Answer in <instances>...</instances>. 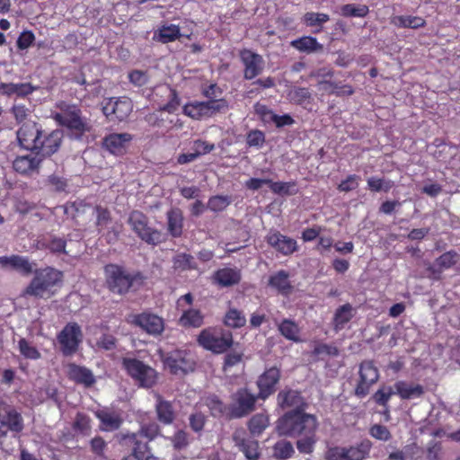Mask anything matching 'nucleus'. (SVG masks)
I'll list each match as a JSON object with an SVG mask.
<instances>
[{
	"instance_id": "48",
	"label": "nucleus",
	"mask_w": 460,
	"mask_h": 460,
	"mask_svg": "<svg viewBox=\"0 0 460 460\" xmlns=\"http://www.w3.org/2000/svg\"><path fill=\"white\" fill-rule=\"evenodd\" d=\"M159 431V425L155 421H151L141 423L140 429L137 433L147 441H152L158 436Z\"/></svg>"
},
{
	"instance_id": "7",
	"label": "nucleus",
	"mask_w": 460,
	"mask_h": 460,
	"mask_svg": "<svg viewBox=\"0 0 460 460\" xmlns=\"http://www.w3.org/2000/svg\"><path fill=\"white\" fill-rule=\"evenodd\" d=\"M199 344L214 353H223L233 344L232 333L222 329L208 328L198 337Z\"/></svg>"
},
{
	"instance_id": "41",
	"label": "nucleus",
	"mask_w": 460,
	"mask_h": 460,
	"mask_svg": "<svg viewBox=\"0 0 460 460\" xmlns=\"http://www.w3.org/2000/svg\"><path fill=\"white\" fill-rule=\"evenodd\" d=\"M224 323L231 328H241L245 325L246 318L242 311L230 308L225 315Z\"/></svg>"
},
{
	"instance_id": "34",
	"label": "nucleus",
	"mask_w": 460,
	"mask_h": 460,
	"mask_svg": "<svg viewBox=\"0 0 460 460\" xmlns=\"http://www.w3.org/2000/svg\"><path fill=\"white\" fill-rule=\"evenodd\" d=\"M234 440L235 444L239 447L241 451L243 452L245 457L248 460H257L260 452H259V444L256 440L252 439H245L241 438L240 433L236 432L234 435Z\"/></svg>"
},
{
	"instance_id": "56",
	"label": "nucleus",
	"mask_w": 460,
	"mask_h": 460,
	"mask_svg": "<svg viewBox=\"0 0 460 460\" xmlns=\"http://www.w3.org/2000/svg\"><path fill=\"white\" fill-rule=\"evenodd\" d=\"M369 434L371 437L377 440L388 441L391 439L392 435L389 429L381 424H375L369 429Z\"/></svg>"
},
{
	"instance_id": "55",
	"label": "nucleus",
	"mask_w": 460,
	"mask_h": 460,
	"mask_svg": "<svg viewBox=\"0 0 460 460\" xmlns=\"http://www.w3.org/2000/svg\"><path fill=\"white\" fill-rule=\"evenodd\" d=\"M319 84L323 86V89L329 91L332 93H336L338 95H350L353 93V89L349 85L338 86L329 81H320Z\"/></svg>"
},
{
	"instance_id": "13",
	"label": "nucleus",
	"mask_w": 460,
	"mask_h": 460,
	"mask_svg": "<svg viewBox=\"0 0 460 460\" xmlns=\"http://www.w3.org/2000/svg\"><path fill=\"white\" fill-rule=\"evenodd\" d=\"M165 367L174 375L185 374L193 369L194 362L191 355L186 350H174L164 356Z\"/></svg>"
},
{
	"instance_id": "47",
	"label": "nucleus",
	"mask_w": 460,
	"mask_h": 460,
	"mask_svg": "<svg viewBox=\"0 0 460 460\" xmlns=\"http://www.w3.org/2000/svg\"><path fill=\"white\" fill-rule=\"evenodd\" d=\"M270 190L278 195H292L296 191V183L294 181H272L270 180Z\"/></svg>"
},
{
	"instance_id": "3",
	"label": "nucleus",
	"mask_w": 460,
	"mask_h": 460,
	"mask_svg": "<svg viewBox=\"0 0 460 460\" xmlns=\"http://www.w3.org/2000/svg\"><path fill=\"white\" fill-rule=\"evenodd\" d=\"M109 288L117 294H125L129 290L138 289L144 283L140 274H130L123 268L110 264L104 269Z\"/></svg>"
},
{
	"instance_id": "22",
	"label": "nucleus",
	"mask_w": 460,
	"mask_h": 460,
	"mask_svg": "<svg viewBox=\"0 0 460 460\" xmlns=\"http://www.w3.org/2000/svg\"><path fill=\"white\" fill-rule=\"evenodd\" d=\"M280 377L279 369L270 367L267 369L258 379L259 396L262 399L267 398L275 391V385Z\"/></svg>"
},
{
	"instance_id": "36",
	"label": "nucleus",
	"mask_w": 460,
	"mask_h": 460,
	"mask_svg": "<svg viewBox=\"0 0 460 460\" xmlns=\"http://www.w3.org/2000/svg\"><path fill=\"white\" fill-rule=\"evenodd\" d=\"M290 45L300 52L307 54L322 51L323 46L314 37L304 36L294 40Z\"/></svg>"
},
{
	"instance_id": "6",
	"label": "nucleus",
	"mask_w": 460,
	"mask_h": 460,
	"mask_svg": "<svg viewBox=\"0 0 460 460\" xmlns=\"http://www.w3.org/2000/svg\"><path fill=\"white\" fill-rule=\"evenodd\" d=\"M122 366L139 386L150 388L156 384L157 372L139 359L125 357L122 358Z\"/></svg>"
},
{
	"instance_id": "60",
	"label": "nucleus",
	"mask_w": 460,
	"mask_h": 460,
	"mask_svg": "<svg viewBox=\"0 0 460 460\" xmlns=\"http://www.w3.org/2000/svg\"><path fill=\"white\" fill-rule=\"evenodd\" d=\"M427 459L428 460H442L443 448L440 443L432 441L427 447Z\"/></svg>"
},
{
	"instance_id": "59",
	"label": "nucleus",
	"mask_w": 460,
	"mask_h": 460,
	"mask_svg": "<svg viewBox=\"0 0 460 460\" xmlns=\"http://www.w3.org/2000/svg\"><path fill=\"white\" fill-rule=\"evenodd\" d=\"M206 404L214 416L221 415L224 412V403L215 395L208 396L206 399Z\"/></svg>"
},
{
	"instance_id": "50",
	"label": "nucleus",
	"mask_w": 460,
	"mask_h": 460,
	"mask_svg": "<svg viewBox=\"0 0 460 460\" xmlns=\"http://www.w3.org/2000/svg\"><path fill=\"white\" fill-rule=\"evenodd\" d=\"M231 203V199L228 196L217 195L211 197L208 201V208L214 211L219 212L226 208Z\"/></svg>"
},
{
	"instance_id": "29",
	"label": "nucleus",
	"mask_w": 460,
	"mask_h": 460,
	"mask_svg": "<svg viewBox=\"0 0 460 460\" xmlns=\"http://www.w3.org/2000/svg\"><path fill=\"white\" fill-rule=\"evenodd\" d=\"M67 374L70 379L85 386H90L95 382L94 376L90 369L75 364L67 366Z\"/></svg>"
},
{
	"instance_id": "32",
	"label": "nucleus",
	"mask_w": 460,
	"mask_h": 460,
	"mask_svg": "<svg viewBox=\"0 0 460 460\" xmlns=\"http://www.w3.org/2000/svg\"><path fill=\"white\" fill-rule=\"evenodd\" d=\"M155 411L157 419L164 425H170L175 419V412L172 403L156 394Z\"/></svg>"
},
{
	"instance_id": "54",
	"label": "nucleus",
	"mask_w": 460,
	"mask_h": 460,
	"mask_svg": "<svg viewBox=\"0 0 460 460\" xmlns=\"http://www.w3.org/2000/svg\"><path fill=\"white\" fill-rule=\"evenodd\" d=\"M396 394V390L392 386H382L373 395L375 402L382 406H386L392 395Z\"/></svg>"
},
{
	"instance_id": "49",
	"label": "nucleus",
	"mask_w": 460,
	"mask_h": 460,
	"mask_svg": "<svg viewBox=\"0 0 460 460\" xmlns=\"http://www.w3.org/2000/svg\"><path fill=\"white\" fill-rule=\"evenodd\" d=\"M459 259V254L454 251H449L443 253L436 260V266L439 270H447L454 266Z\"/></svg>"
},
{
	"instance_id": "8",
	"label": "nucleus",
	"mask_w": 460,
	"mask_h": 460,
	"mask_svg": "<svg viewBox=\"0 0 460 460\" xmlns=\"http://www.w3.org/2000/svg\"><path fill=\"white\" fill-rule=\"evenodd\" d=\"M227 110L228 102L225 99L191 102L183 106V113L197 120L211 118Z\"/></svg>"
},
{
	"instance_id": "39",
	"label": "nucleus",
	"mask_w": 460,
	"mask_h": 460,
	"mask_svg": "<svg viewBox=\"0 0 460 460\" xmlns=\"http://www.w3.org/2000/svg\"><path fill=\"white\" fill-rule=\"evenodd\" d=\"M168 230L174 237H178L182 232L183 217L180 209H171L167 213Z\"/></svg>"
},
{
	"instance_id": "12",
	"label": "nucleus",
	"mask_w": 460,
	"mask_h": 460,
	"mask_svg": "<svg viewBox=\"0 0 460 460\" xmlns=\"http://www.w3.org/2000/svg\"><path fill=\"white\" fill-rule=\"evenodd\" d=\"M83 339L80 326L75 323L66 324L58 336L64 355L74 354Z\"/></svg>"
},
{
	"instance_id": "14",
	"label": "nucleus",
	"mask_w": 460,
	"mask_h": 460,
	"mask_svg": "<svg viewBox=\"0 0 460 460\" xmlns=\"http://www.w3.org/2000/svg\"><path fill=\"white\" fill-rule=\"evenodd\" d=\"M128 323L154 336L161 334L164 330V320L151 313L130 314L128 316Z\"/></svg>"
},
{
	"instance_id": "28",
	"label": "nucleus",
	"mask_w": 460,
	"mask_h": 460,
	"mask_svg": "<svg viewBox=\"0 0 460 460\" xmlns=\"http://www.w3.org/2000/svg\"><path fill=\"white\" fill-rule=\"evenodd\" d=\"M95 415L101 421V429L104 431L118 429L122 423V419L119 413L107 409L96 411Z\"/></svg>"
},
{
	"instance_id": "26",
	"label": "nucleus",
	"mask_w": 460,
	"mask_h": 460,
	"mask_svg": "<svg viewBox=\"0 0 460 460\" xmlns=\"http://www.w3.org/2000/svg\"><path fill=\"white\" fill-rule=\"evenodd\" d=\"M278 402L281 408H295L294 411L304 409L305 401L300 393L295 390H283L278 394Z\"/></svg>"
},
{
	"instance_id": "18",
	"label": "nucleus",
	"mask_w": 460,
	"mask_h": 460,
	"mask_svg": "<svg viewBox=\"0 0 460 460\" xmlns=\"http://www.w3.org/2000/svg\"><path fill=\"white\" fill-rule=\"evenodd\" d=\"M62 139L63 132L60 130H53L49 134L42 132L34 151L38 156H50L59 149Z\"/></svg>"
},
{
	"instance_id": "15",
	"label": "nucleus",
	"mask_w": 460,
	"mask_h": 460,
	"mask_svg": "<svg viewBox=\"0 0 460 460\" xmlns=\"http://www.w3.org/2000/svg\"><path fill=\"white\" fill-rule=\"evenodd\" d=\"M379 378V372L373 361H363L359 366V382L355 389L358 397H365L369 393V388Z\"/></svg>"
},
{
	"instance_id": "63",
	"label": "nucleus",
	"mask_w": 460,
	"mask_h": 460,
	"mask_svg": "<svg viewBox=\"0 0 460 460\" xmlns=\"http://www.w3.org/2000/svg\"><path fill=\"white\" fill-rule=\"evenodd\" d=\"M74 429L83 434L88 433L90 430V419L83 413H78L74 422Z\"/></svg>"
},
{
	"instance_id": "42",
	"label": "nucleus",
	"mask_w": 460,
	"mask_h": 460,
	"mask_svg": "<svg viewBox=\"0 0 460 460\" xmlns=\"http://www.w3.org/2000/svg\"><path fill=\"white\" fill-rule=\"evenodd\" d=\"M295 453L293 445L287 440L278 441L273 447V456L279 460H287Z\"/></svg>"
},
{
	"instance_id": "35",
	"label": "nucleus",
	"mask_w": 460,
	"mask_h": 460,
	"mask_svg": "<svg viewBox=\"0 0 460 460\" xmlns=\"http://www.w3.org/2000/svg\"><path fill=\"white\" fill-rule=\"evenodd\" d=\"M288 278L289 275L287 271L279 270L270 277L269 286L282 295H288L292 291V286Z\"/></svg>"
},
{
	"instance_id": "62",
	"label": "nucleus",
	"mask_w": 460,
	"mask_h": 460,
	"mask_svg": "<svg viewBox=\"0 0 460 460\" xmlns=\"http://www.w3.org/2000/svg\"><path fill=\"white\" fill-rule=\"evenodd\" d=\"M215 146L213 144H208L202 140H196L193 142L191 150L195 154L197 157H199L201 155H206L210 153L212 150H214Z\"/></svg>"
},
{
	"instance_id": "33",
	"label": "nucleus",
	"mask_w": 460,
	"mask_h": 460,
	"mask_svg": "<svg viewBox=\"0 0 460 460\" xmlns=\"http://www.w3.org/2000/svg\"><path fill=\"white\" fill-rule=\"evenodd\" d=\"M214 279L221 287H231L239 283L241 273L237 269L223 268L215 273Z\"/></svg>"
},
{
	"instance_id": "9",
	"label": "nucleus",
	"mask_w": 460,
	"mask_h": 460,
	"mask_svg": "<svg viewBox=\"0 0 460 460\" xmlns=\"http://www.w3.org/2000/svg\"><path fill=\"white\" fill-rule=\"evenodd\" d=\"M24 429V420L18 410L1 401L0 402V440L11 432L13 437L18 436Z\"/></svg>"
},
{
	"instance_id": "17",
	"label": "nucleus",
	"mask_w": 460,
	"mask_h": 460,
	"mask_svg": "<svg viewBox=\"0 0 460 460\" xmlns=\"http://www.w3.org/2000/svg\"><path fill=\"white\" fill-rule=\"evenodd\" d=\"M232 415L241 418L254 410L256 397L246 389H239L233 394Z\"/></svg>"
},
{
	"instance_id": "44",
	"label": "nucleus",
	"mask_w": 460,
	"mask_h": 460,
	"mask_svg": "<svg viewBox=\"0 0 460 460\" xmlns=\"http://www.w3.org/2000/svg\"><path fill=\"white\" fill-rule=\"evenodd\" d=\"M330 20V16L327 13H314L308 12L305 13L303 16V22L309 27L318 26L319 30L316 31H320L323 23L327 22Z\"/></svg>"
},
{
	"instance_id": "27",
	"label": "nucleus",
	"mask_w": 460,
	"mask_h": 460,
	"mask_svg": "<svg viewBox=\"0 0 460 460\" xmlns=\"http://www.w3.org/2000/svg\"><path fill=\"white\" fill-rule=\"evenodd\" d=\"M394 389L396 390V394L403 400L420 398L424 393L422 385L406 381L396 382L394 384Z\"/></svg>"
},
{
	"instance_id": "19",
	"label": "nucleus",
	"mask_w": 460,
	"mask_h": 460,
	"mask_svg": "<svg viewBox=\"0 0 460 460\" xmlns=\"http://www.w3.org/2000/svg\"><path fill=\"white\" fill-rule=\"evenodd\" d=\"M41 133L36 123L25 122L17 131V139L22 147L34 151Z\"/></svg>"
},
{
	"instance_id": "46",
	"label": "nucleus",
	"mask_w": 460,
	"mask_h": 460,
	"mask_svg": "<svg viewBox=\"0 0 460 460\" xmlns=\"http://www.w3.org/2000/svg\"><path fill=\"white\" fill-rule=\"evenodd\" d=\"M351 317L352 306L350 305L347 304L339 307L334 316L335 329H342L343 326L351 319Z\"/></svg>"
},
{
	"instance_id": "4",
	"label": "nucleus",
	"mask_w": 460,
	"mask_h": 460,
	"mask_svg": "<svg viewBox=\"0 0 460 460\" xmlns=\"http://www.w3.org/2000/svg\"><path fill=\"white\" fill-rule=\"evenodd\" d=\"M62 280V272L53 268L35 271V276L24 291V295L48 298L54 294L53 288Z\"/></svg>"
},
{
	"instance_id": "53",
	"label": "nucleus",
	"mask_w": 460,
	"mask_h": 460,
	"mask_svg": "<svg viewBox=\"0 0 460 460\" xmlns=\"http://www.w3.org/2000/svg\"><path fill=\"white\" fill-rule=\"evenodd\" d=\"M368 13L367 5H356L352 4H345L341 7V14L343 16L365 17Z\"/></svg>"
},
{
	"instance_id": "21",
	"label": "nucleus",
	"mask_w": 460,
	"mask_h": 460,
	"mask_svg": "<svg viewBox=\"0 0 460 460\" xmlns=\"http://www.w3.org/2000/svg\"><path fill=\"white\" fill-rule=\"evenodd\" d=\"M266 241L283 255H289L297 249V243L295 239L283 235L277 231L270 232L266 236Z\"/></svg>"
},
{
	"instance_id": "2",
	"label": "nucleus",
	"mask_w": 460,
	"mask_h": 460,
	"mask_svg": "<svg viewBox=\"0 0 460 460\" xmlns=\"http://www.w3.org/2000/svg\"><path fill=\"white\" fill-rule=\"evenodd\" d=\"M57 107L59 111L53 115L54 119L66 127L75 137L79 138L91 130L90 120L82 116L81 110L76 105L61 102Z\"/></svg>"
},
{
	"instance_id": "57",
	"label": "nucleus",
	"mask_w": 460,
	"mask_h": 460,
	"mask_svg": "<svg viewBox=\"0 0 460 460\" xmlns=\"http://www.w3.org/2000/svg\"><path fill=\"white\" fill-rule=\"evenodd\" d=\"M265 142V135L262 131L254 129L247 134L246 143L250 147L261 148Z\"/></svg>"
},
{
	"instance_id": "30",
	"label": "nucleus",
	"mask_w": 460,
	"mask_h": 460,
	"mask_svg": "<svg viewBox=\"0 0 460 460\" xmlns=\"http://www.w3.org/2000/svg\"><path fill=\"white\" fill-rule=\"evenodd\" d=\"M39 250H49L52 253H66V241L53 235H43L37 240Z\"/></svg>"
},
{
	"instance_id": "25",
	"label": "nucleus",
	"mask_w": 460,
	"mask_h": 460,
	"mask_svg": "<svg viewBox=\"0 0 460 460\" xmlns=\"http://www.w3.org/2000/svg\"><path fill=\"white\" fill-rule=\"evenodd\" d=\"M123 439L131 447L132 453L139 459L148 460L151 456L148 443L146 439L143 438L137 433H128L123 436Z\"/></svg>"
},
{
	"instance_id": "43",
	"label": "nucleus",
	"mask_w": 460,
	"mask_h": 460,
	"mask_svg": "<svg viewBox=\"0 0 460 460\" xmlns=\"http://www.w3.org/2000/svg\"><path fill=\"white\" fill-rule=\"evenodd\" d=\"M268 426L269 418L262 413L254 415L249 421V429L253 436L261 435Z\"/></svg>"
},
{
	"instance_id": "58",
	"label": "nucleus",
	"mask_w": 460,
	"mask_h": 460,
	"mask_svg": "<svg viewBox=\"0 0 460 460\" xmlns=\"http://www.w3.org/2000/svg\"><path fill=\"white\" fill-rule=\"evenodd\" d=\"M193 258L186 253H179L173 258V268L175 270H186L191 268Z\"/></svg>"
},
{
	"instance_id": "51",
	"label": "nucleus",
	"mask_w": 460,
	"mask_h": 460,
	"mask_svg": "<svg viewBox=\"0 0 460 460\" xmlns=\"http://www.w3.org/2000/svg\"><path fill=\"white\" fill-rule=\"evenodd\" d=\"M393 186L394 182L390 180L376 177H370L367 179V187L372 191H388Z\"/></svg>"
},
{
	"instance_id": "23",
	"label": "nucleus",
	"mask_w": 460,
	"mask_h": 460,
	"mask_svg": "<svg viewBox=\"0 0 460 460\" xmlns=\"http://www.w3.org/2000/svg\"><path fill=\"white\" fill-rule=\"evenodd\" d=\"M132 140L129 133H112L103 139L104 147L111 154L121 155Z\"/></svg>"
},
{
	"instance_id": "61",
	"label": "nucleus",
	"mask_w": 460,
	"mask_h": 460,
	"mask_svg": "<svg viewBox=\"0 0 460 460\" xmlns=\"http://www.w3.org/2000/svg\"><path fill=\"white\" fill-rule=\"evenodd\" d=\"M47 182L48 185L56 191H63L67 186L66 180L58 174L49 175L48 177Z\"/></svg>"
},
{
	"instance_id": "11",
	"label": "nucleus",
	"mask_w": 460,
	"mask_h": 460,
	"mask_svg": "<svg viewBox=\"0 0 460 460\" xmlns=\"http://www.w3.org/2000/svg\"><path fill=\"white\" fill-rule=\"evenodd\" d=\"M128 223L133 231L145 242L150 244H157L162 241V234L152 229L146 225V217L138 211H133L128 218Z\"/></svg>"
},
{
	"instance_id": "52",
	"label": "nucleus",
	"mask_w": 460,
	"mask_h": 460,
	"mask_svg": "<svg viewBox=\"0 0 460 460\" xmlns=\"http://www.w3.org/2000/svg\"><path fill=\"white\" fill-rule=\"evenodd\" d=\"M20 353L29 359H39L40 358V351L32 346L25 339H21L18 342Z\"/></svg>"
},
{
	"instance_id": "20",
	"label": "nucleus",
	"mask_w": 460,
	"mask_h": 460,
	"mask_svg": "<svg viewBox=\"0 0 460 460\" xmlns=\"http://www.w3.org/2000/svg\"><path fill=\"white\" fill-rule=\"evenodd\" d=\"M0 266L3 269L13 270L23 276L31 275L37 264L31 261L27 257L20 255L1 256Z\"/></svg>"
},
{
	"instance_id": "24",
	"label": "nucleus",
	"mask_w": 460,
	"mask_h": 460,
	"mask_svg": "<svg viewBox=\"0 0 460 460\" xmlns=\"http://www.w3.org/2000/svg\"><path fill=\"white\" fill-rule=\"evenodd\" d=\"M41 162V157L38 156L37 154L31 153L18 155L13 163V167L21 174H30L39 169Z\"/></svg>"
},
{
	"instance_id": "40",
	"label": "nucleus",
	"mask_w": 460,
	"mask_h": 460,
	"mask_svg": "<svg viewBox=\"0 0 460 460\" xmlns=\"http://www.w3.org/2000/svg\"><path fill=\"white\" fill-rule=\"evenodd\" d=\"M278 328L286 339L295 342L301 341L300 329L295 322L285 319L279 324Z\"/></svg>"
},
{
	"instance_id": "37",
	"label": "nucleus",
	"mask_w": 460,
	"mask_h": 460,
	"mask_svg": "<svg viewBox=\"0 0 460 460\" xmlns=\"http://www.w3.org/2000/svg\"><path fill=\"white\" fill-rule=\"evenodd\" d=\"M391 23L398 28L419 29L425 26L422 17L412 15H397L391 19Z\"/></svg>"
},
{
	"instance_id": "64",
	"label": "nucleus",
	"mask_w": 460,
	"mask_h": 460,
	"mask_svg": "<svg viewBox=\"0 0 460 460\" xmlns=\"http://www.w3.org/2000/svg\"><path fill=\"white\" fill-rule=\"evenodd\" d=\"M358 180L357 175H349L339 184L338 189L344 192L355 190L358 185Z\"/></svg>"
},
{
	"instance_id": "5",
	"label": "nucleus",
	"mask_w": 460,
	"mask_h": 460,
	"mask_svg": "<svg viewBox=\"0 0 460 460\" xmlns=\"http://www.w3.org/2000/svg\"><path fill=\"white\" fill-rule=\"evenodd\" d=\"M372 448L369 439H363L359 443L349 446H330L324 452L325 460H364L368 457Z\"/></svg>"
},
{
	"instance_id": "16",
	"label": "nucleus",
	"mask_w": 460,
	"mask_h": 460,
	"mask_svg": "<svg viewBox=\"0 0 460 460\" xmlns=\"http://www.w3.org/2000/svg\"><path fill=\"white\" fill-rule=\"evenodd\" d=\"M240 58L243 65L245 79L252 80L263 71L264 60L261 55L250 49H243L240 51Z\"/></svg>"
},
{
	"instance_id": "38",
	"label": "nucleus",
	"mask_w": 460,
	"mask_h": 460,
	"mask_svg": "<svg viewBox=\"0 0 460 460\" xmlns=\"http://www.w3.org/2000/svg\"><path fill=\"white\" fill-rule=\"evenodd\" d=\"M203 318L199 310L191 308L183 311L180 318V323L183 327L198 328L203 324Z\"/></svg>"
},
{
	"instance_id": "10",
	"label": "nucleus",
	"mask_w": 460,
	"mask_h": 460,
	"mask_svg": "<svg viewBox=\"0 0 460 460\" xmlns=\"http://www.w3.org/2000/svg\"><path fill=\"white\" fill-rule=\"evenodd\" d=\"M133 109L132 102L126 97L109 98L102 102V111L110 120H125Z\"/></svg>"
},
{
	"instance_id": "45",
	"label": "nucleus",
	"mask_w": 460,
	"mask_h": 460,
	"mask_svg": "<svg viewBox=\"0 0 460 460\" xmlns=\"http://www.w3.org/2000/svg\"><path fill=\"white\" fill-rule=\"evenodd\" d=\"M180 35V28L177 25H163L159 29L158 40L163 43H168L177 40Z\"/></svg>"
},
{
	"instance_id": "1",
	"label": "nucleus",
	"mask_w": 460,
	"mask_h": 460,
	"mask_svg": "<svg viewBox=\"0 0 460 460\" xmlns=\"http://www.w3.org/2000/svg\"><path fill=\"white\" fill-rule=\"evenodd\" d=\"M317 418L301 411H290L281 417L277 423L280 435L297 437L296 447L302 454H311L317 442Z\"/></svg>"
},
{
	"instance_id": "31",
	"label": "nucleus",
	"mask_w": 460,
	"mask_h": 460,
	"mask_svg": "<svg viewBox=\"0 0 460 460\" xmlns=\"http://www.w3.org/2000/svg\"><path fill=\"white\" fill-rule=\"evenodd\" d=\"M36 90V87L31 85L30 83H8L0 84V94L6 96H17L25 97L32 93Z\"/></svg>"
}]
</instances>
